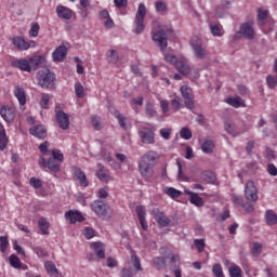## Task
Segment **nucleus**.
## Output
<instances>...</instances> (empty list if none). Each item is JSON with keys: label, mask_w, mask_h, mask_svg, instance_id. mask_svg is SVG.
Wrapping results in <instances>:
<instances>
[{"label": "nucleus", "mask_w": 277, "mask_h": 277, "mask_svg": "<svg viewBox=\"0 0 277 277\" xmlns=\"http://www.w3.org/2000/svg\"><path fill=\"white\" fill-rule=\"evenodd\" d=\"M12 42L13 47H15L17 51H29V49H34V47H36V41H27L21 36L13 37Z\"/></svg>", "instance_id": "11"}, {"label": "nucleus", "mask_w": 277, "mask_h": 277, "mask_svg": "<svg viewBox=\"0 0 277 277\" xmlns=\"http://www.w3.org/2000/svg\"><path fill=\"white\" fill-rule=\"evenodd\" d=\"M75 94L78 98L85 96V88H83L80 82L75 83Z\"/></svg>", "instance_id": "46"}, {"label": "nucleus", "mask_w": 277, "mask_h": 277, "mask_svg": "<svg viewBox=\"0 0 277 277\" xmlns=\"http://www.w3.org/2000/svg\"><path fill=\"white\" fill-rule=\"evenodd\" d=\"M131 263L136 272H142V262L140 261V258L137 256V254H135V252L131 253Z\"/></svg>", "instance_id": "41"}, {"label": "nucleus", "mask_w": 277, "mask_h": 277, "mask_svg": "<svg viewBox=\"0 0 277 277\" xmlns=\"http://www.w3.org/2000/svg\"><path fill=\"white\" fill-rule=\"evenodd\" d=\"M254 24L252 22H247L240 25L239 31L234 36V40H239V38H246V40H254L256 32L254 31Z\"/></svg>", "instance_id": "5"}, {"label": "nucleus", "mask_w": 277, "mask_h": 277, "mask_svg": "<svg viewBox=\"0 0 277 277\" xmlns=\"http://www.w3.org/2000/svg\"><path fill=\"white\" fill-rule=\"evenodd\" d=\"M118 60H119L118 52H116L115 50L108 51L107 62L109 64H118Z\"/></svg>", "instance_id": "47"}, {"label": "nucleus", "mask_w": 277, "mask_h": 277, "mask_svg": "<svg viewBox=\"0 0 277 277\" xmlns=\"http://www.w3.org/2000/svg\"><path fill=\"white\" fill-rule=\"evenodd\" d=\"M265 221L268 226H276L277 214L274 210H267L265 212Z\"/></svg>", "instance_id": "33"}, {"label": "nucleus", "mask_w": 277, "mask_h": 277, "mask_svg": "<svg viewBox=\"0 0 277 277\" xmlns=\"http://www.w3.org/2000/svg\"><path fill=\"white\" fill-rule=\"evenodd\" d=\"M192 130H189L187 127L182 128L180 131V137L182 140H192Z\"/></svg>", "instance_id": "50"}, {"label": "nucleus", "mask_w": 277, "mask_h": 277, "mask_svg": "<svg viewBox=\"0 0 277 277\" xmlns=\"http://www.w3.org/2000/svg\"><path fill=\"white\" fill-rule=\"evenodd\" d=\"M38 226L42 235H49V228L51 227V223L47 217L42 216L38 221Z\"/></svg>", "instance_id": "31"}, {"label": "nucleus", "mask_w": 277, "mask_h": 277, "mask_svg": "<svg viewBox=\"0 0 277 277\" xmlns=\"http://www.w3.org/2000/svg\"><path fill=\"white\" fill-rule=\"evenodd\" d=\"M40 31V24L38 23H32L31 28L29 30V37L30 38H38V34Z\"/></svg>", "instance_id": "51"}, {"label": "nucleus", "mask_w": 277, "mask_h": 277, "mask_svg": "<svg viewBox=\"0 0 277 277\" xmlns=\"http://www.w3.org/2000/svg\"><path fill=\"white\" fill-rule=\"evenodd\" d=\"M91 122L95 131H101V117L93 116Z\"/></svg>", "instance_id": "62"}, {"label": "nucleus", "mask_w": 277, "mask_h": 277, "mask_svg": "<svg viewBox=\"0 0 277 277\" xmlns=\"http://www.w3.org/2000/svg\"><path fill=\"white\" fill-rule=\"evenodd\" d=\"M12 68H17L23 72H31V64L26 58H15L11 62Z\"/></svg>", "instance_id": "20"}, {"label": "nucleus", "mask_w": 277, "mask_h": 277, "mask_svg": "<svg viewBox=\"0 0 277 277\" xmlns=\"http://www.w3.org/2000/svg\"><path fill=\"white\" fill-rule=\"evenodd\" d=\"M9 263L11 265V267H14V269H21V259H18V256H16L15 254H11L9 256Z\"/></svg>", "instance_id": "42"}, {"label": "nucleus", "mask_w": 277, "mask_h": 277, "mask_svg": "<svg viewBox=\"0 0 277 277\" xmlns=\"http://www.w3.org/2000/svg\"><path fill=\"white\" fill-rule=\"evenodd\" d=\"M245 198L250 202H256L259 200V190L253 181H248L245 186Z\"/></svg>", "instance_id": "13"}, {"label": "nucleus", "mask_w": 277, "mask_h": 277, "mask_svg": "<svg viewBox=\"0 0 277 277\" xmlns=\"http://www.w3.org/2000/svg\"><path fill=\"white\" fill-rule=\"evenodd\" d=\"M8 142H10V140L8 138L5 130L2 128L0 130V150H5L8 147Z\"/></svg>", "instance_id": "37"}, {"label": "nucleus", "mask_w": 277, "mask_h": 277, "mask_svg": "<svg viewBox=\"0 0 277 277\" xmlns=\"http://www.w3.org/2000/svg\"><path fill=\"white\" fill-rule=\"evenodd\" d=\"M85 239H92L94 237V228L92 227H84L82 230Z\"/></svg>", "instance_id": "63"}, {"label": "nucleus", "mask_w": 277, "mask_h": 277, "mask_svg": "<svg viewBox=\"0 0 277 277\" xmlns=\"http://www.w3.org/2000/svg\"><path fill=\"white\" fill-rule=\"evenodd\" d=\"M170 34H172V29L166 26L160 27L158 31L153 34V40L162 53L168 49V36Z\"/></svg>", "instance_id": "4"}, {"label": "nucleus", "mask_w": 277, "mask_h": 277, "mask_svg": "<svg viewBox=\"0 0 277 277\" xmlns=\"http://www.w3.org/2000/svg\"><path fill=\"white\" fill-rule=\"evenodd\" d=\"M176 164H177V168H179L177 179L180 181H185V182L189 181V177H187L185 175V173H183V166L181 164V161L176 160Z\"/></svg>", "instance_id": "56"}, {"label": "nucleus", "mask_w": 277, "mask_h": 277, "mask_svg": "<svg viewBox=\"0 0 277 277\" xmlns=\"http://www.w3.org/2000/svg\"><path fill=\"white\" fill-rule=\"evenodd\" d=\"M41 156L38 163L40 168H48L50 172H60L64 163V154L60 149H49V142L45 141L39 146Z\"/></svg>", "instance_id": "1"}, {"label": "nucleus", "mask_w": 277, "mask_h": 277, "mask_svg": "<svg viewBox=\"0 0 277 277\" xmlns=\"http://www.w3.org/2000/svg\"><path fill=\"white\" fill-rule=\"evenodd\" d=\"M66 55H68V48H66V45H60L52 53V60L57 63L64 62Z\"/></svg>", "instance_id": "24"}, {"label": "nucleus", "mask_w": 277, "mask_h": 277, "mask_svg": "<svg viewBox=\"0 0 277 277\" xmlns=\"http://www.w3.org/2000/svg\"><path fill=\"white\" fill-rule=\"evenodd\" d=\"M56 15L63 21H70L72 18V10L61 4L56 6Z\"/></svg>", "instance_id": "25"}, {"label": "nucleus", "mask_w": 277, "mask_h": 277, "mask_svg": "<svg viewBox=\"0 0 277 277\" xmlns=\"http://www.w3.org/2000/svg\"><path fill=\"white\" fill-rule=\"evenodd\" d=\"M164 194H167V196H170V198H179L183 193L174 187H166Z\"/></svg>", "instance_id": "43"}, {"label": "nucleus", "mask_w": 277, "mask_h": 277, "mask_svg": "<svg viewBox=\"0 0 277 277\" xmlns=\"http://www.w3.org/2000/svg\"><path fill=\"white\" fill-rule=\"evenodd\" d=\"M30 187H34V189H40L42 187V180L37 177H31L29 180Z\"/></svg>", "instance_id": "59"}, {"label": "nucleus", "mask_w": 277, "mask_h": 277, "mask_svg": "<svg viewBox=\"0 0 277 277\" xmlns=\"http://www.w3.org/2000/svg\"><path fill=\"white\" fill-rule=\"evenodd\" d=\"M144 18H146V5L140 3L135 15V34L140 35L144 31Z\"/></svg>", "instance_id": "10"}, {"label": "nucleus", "mask_w": 277, "mask_h": 277, "mask_svg": "<svg viewBox=\"0 0 277 277\" xmlns=\"http://www.w3.org/2000/svg\"><path fill=\"white\" fill-rule=\"evenodd\" d=\"M190 47L198 60H205L207 55H209L207 49L202 47V41L198 37L190 40Z\"/></svg>", "instance_id": "12"}, {"label": "nucleus", "mask_w": 277, "mask_h": 277, "mask_svg": "<svg viewBox=\"0 0 277 277\" xmlns=\"http://www.w3.org/2000/svg\"><path fill=\"white\" fill-rule=\"evenodd\" d=\"M230 277H241V267L233 265L228 268Z\"/></svg>", "instance_id": "52"}, {"label": "nucleus", "mask_w": 277, "mask_h": 277, "mask_svg": "<svg viewBox=\"0 0 277 277\" xmlns=\"http://www.w3.org/2000/svg\"><path fill=\"white\" fill-rule=\"evenodd\" d=\"M8 246H10V240H8V236H0V251L5 252V250H8Z\"/></svg>", "instance_id": "58"}, {"label": "nucleus", "mask_w": 277, "mask_h": 277, "mask_svg": "<svg viewBox=\"0 0 277 277\" xmlns=\"http://www.w3.org/2000/svg\"><path fill=\"white\" fill-rule=\"evenodd\" d=\"M91 209L100 217H107V215H109V211H111V208H109V205H107L105 201L101 199L93 201L91 203Z\"/></svg>", "instance_id": "9"}, {"label": "nucleus", "mask_w": 277, "mask_h": 277, "mask_svg": "<svg viewBox=\"0 0 277 277\" xmlns=\"http://www.w3.org/2000/svg\"><path fill=\"white\" fill-rule=\"evenodd\" d=\"M201 150L206 155H212L213 150H215V143L213 141H211V140H206L201 144Z\"/></svg>", "instance_id": "32"}, {"label": "nucleus", "mask_w": 277, "mask_h": 277, "mask_svg": "<svg viewBox=\"0 0 277 277\" xmlns=\"http://www.w3.org/2000/svg\"><path fill=\"white\" fill-rule=\"evenodd\" d=\"M32 250L39 259H47V256H49V252L42 247H35Z\"/></svg>", "instance_id": "49"}, {"label": "nucleus", "mask_w": 277, "mask_h": 277, "mask_svg": "<svg viewBox=\"0 0 277 277\" xmlns=\"http://www.w3.org/2000/svg\"><path fill=\"white\" fill-rule=\"evenodd\" d=\"M227 105H230L232 107L239 108L243 107V100L241 97L236 96V97H228L226 100Z\"/></svg>", "instance_id": "36"}, {"label": "nucleus", "mask_w": 277, "mask_h": 277, "mask_svg": "<svg viewBox=\"0 0 277 277\" xmlns=\"http://www.w3.org/2000/svg\"><path fill=\"white\" fill-rule=\"evenodd\" d=\"M210 29H211L212 36H217V37L224 36V29L220 24H211Z\"/></svg>", "instance_id": "39"}, {"label": "nucleus", "mask_w": 277, "mask_h": 277, "mask_svg": "<svg viewBox=\"0 0 277 277\" xmlns=\"http://www.w3.org/2000/svg\"><path fill=\"white\" fill-rule=\"evenodd\" d=\"M109 196V189L107 187L100 188L97 190V198H108Z\"/></svg>", "instance_id": "64"}, {"label": "nucleus", "mask_w": 277, "mask_h": 277, "mask_svg": "<svg viewBox=\"0 0 277 277\" xmlns=\"http://www.w3.org/2000/svg\"><path fill=\"white\" fill-rule=\"evenodd\" d=\"M181 94L183 96L184 105L186 109H194L196 107V102L194 101V90L190 87L182 85L180 88Z\"/></svg>", "instance_id": "8"}, {"label": "nucleus", "mask_w": 277, "mask_h": 277, "mask_svg": "<svg viewBox=\"0 0 277 277\" xmlns=\"http://www.w3.org/2000/svg\"><path fill=\"white\" fill-rule=\"evenodd\" d=\"M155 8L156 12H166L168 10V4L163 1H156Z\"/></svg>", "instance_id": "61"}, {"label": "nucleus", "mask_w": 277, "mask_h": 277, "mask_svg": "<svg viewBox=\"0 0 277 277\" xmlns=\"http://www.w3.org/2000/svg\"><path fill=\"white\" fill-rule=\"evenodd\" d=\"M138 135L141 137L142 144H155V130L150 128H143Z\"/></svg>", "instance_id": "19"}, {"label": "nucleus", "mask_w": 277, "mask_h": 277, "mask_svg": "<svg viewBox=\"0 0 277 277\" xmlns=\"http://www.w3.org/2000/svg\"><path fill=\"white\" fill-rule=\"evenodd\" d=\"M151 215L154 220H156L157 224L163 228H166L172 222L168 216H166L164 212L159 210V208H155L151 211Z\"/></svg>", "instance_id": "16"}, {"label": "nucleus", "mask_w": 277, "mask_h": 277, "mask_svg": "<svg viewBox=\"0 0 277 277\" xmlns=\"http://www.w3.org/2000/svg\"><path fill=\"white\" fill-rule=\"evenodd\" d=\"M51 101V95L49 93L41 94L40 107L41 109H49V102Z\"/></svg>", "instance_id": "44"}, {"label": "nucleus", "mask_w": 277, "mask_h": 277, "mask_svg": "<svg viewBox=\"0 0 277 277\" xmlns=\"http://www.w3.org/2000/svg\"><path fill=\"white\" fill-rule=\"evenodd\" d=\"M44 267L49 276H57V274L60 273L55 264L51 261H47L44 263Z\"/></svg>", "instance_id": "35"}, {"label": "nucleus", "mask_w": 277, "mask_h": 277, "mask_svg": "<svg viewBox=\"0 0 277 277\" xmlns=\"http://www.w3.org/2000/svg\"><path fill=\"white\" fill-rule=\"evenodd\" d=\"M189 202L195 207H205V200H202V197L196 193L193 195V197H189Z\"/></svg>", "instance_id": "38"}, {"label": "nucleus", "mask_w": 277, "mask_h": 277, "mask_svg": "<svg viewBox=\"0 0 277 277\" xmlns=\"http://www.w3.org/2000/svg\"><path fill=\"white\" fill-rule=\"evenodd\" d=\"M96 176L102 183H109V181H114V177H111V173L108 169H105V166L103 163H97V171Z\"/></svg>", "instance_id": "22"}, {"label": "nucleus", "mask_w": 277, "mask_h": 277, "mask_svg": "<svg viewBox=\"0 0 277 277\" xmlns=\"http://www.w3.org/2000/svg\"><path fill=\"white\" fill-rule=\"evenodd\" d=\"M194 245L196 246L199 253L205 252V239H195Z\"/></svg>", "instance_id": "60"}, {"label": "nucleus", "mask_w": 277, "mask_h": 277, "mask_svg": "<svg viewBox=\"0 0 277 277\" xmlns=\"http://www.w3.org/2000/svg\"><path fill=\"white\" fill-rule=\"evenodd\" d=\"M39 85L43 90H51L55 85V75L49 69L41 72L39 76Z\"/></svg>", "instance_id": "7"}, {"label": "nucleus", "mask_w": 277, "mask_h": 277, "mask_svg": "<svg viewBox=\"0 0 277 277\" xmlns=\"http://www.w3.org/2000/svg\"><path fill=\"white\" fill-rule=\"evenodd\" d=\"M71 172H72L74 180L78 181L81 187H88V185H90V183L88 182V176L85 175L83 170H81V168L74 167L71 169Z\"/></svg>", "instance_id": "18"}, {"label": "nucleus", "mask_w": 277, "mask_h": 277, "mask_svg": "<svg viewBox=\"0 0 277 277\" xmlns=\"http://www.w3.org/2000/svg\"><path fill=\"white\" fill-rule=\"evenodd\" d=\"M13 94L17 98L19 105L27 104V93H25V89L21 87H15Z\"/></svg>", "instance_id": "28"}, {"label": "nucleus", "mask_w": 277, "mask_h": 277, "mask_svg": "<svg viewBox=\"0 0 277 277\" xmlns=\"http://www.w3.org/2000/svg\"><path fill=\"white\" fill-rule=\"evenodd\" d=\"M153 267H155V269H163V267H166V259L161 256L154 258Z\"/></svg>", "instance_id": "40"}, {"label": "nucleus", "mask_w": 277, "mask_h": 277, "mask_svg": "<svg viewBox=\"0 0 277 277\" xmlns=\"http://www.w3.org/2000/svg\"><path fill=\"white\" fill-rule=\"evenodd\" d=\"M136 214L143 230H148V223L146 222V208L144 206H137Z\"/></svg>", "instance_id": "26"}, {"label": "nucleus", "mask_w": 277, "mask_h": 277, "mask_svg": "<svg viewBox=\"0 0 277 277\" xmlns=\"http://www.w3.org/2000/svg\"><path fill=\"white\" fill-rule=\"evenodd\" d=\"M266 83L269 90H276L277 88V74L276 77L273 75H269L266 77Z\"/></svg>", "instance_id": "45"}, {"label": "nucleus", "mask_w": 277, "mask_h": 277, "mask_svg": "<svg viewBox=\"0 0 277 277\" xmlns=\"http://www.w3.org/2000/svg\"><path fill=\"white\" fill-rule=\"evenodd\" d=\"M138 172L145 183H155L157 175L155 174V167L150 164H143L138 162Z\"/></svg>", "instance_id": "6"}, {"label": "nucleus", "mask_w": 277, "mask_h": 277, "mask_svg": "<svg viewBox=\"0 0 277 277\" xmlns=\"http://www.w3.org/2000/svg\"><path fill=\"white\" fill-rule=\"evenodd\" d=\"M115 118H117L119 127H121V129H127V117L116 111Z\"/></svg>", "instance_id": "57"}, {"label": "nucleus", "mask_w": 277, "mask_h": 277, "mask_svg": "<svg viewBox=\"0 0 277 277\" xmlns=\"http://www.w3.org/2000/svg\"><path fill=\"white\" fill-rule=\"evenodd\" d=\"M164 60L169 64L175 66L176 70L181 72V75H185L186 77L192 75V67H189V61L185 57H176L173 54H164Z\"/></svg>", "instance_id": "2"}, {"label": "nucleus", "mask_w": 277, "mask_h": 277, "mask_svg": "<svg viewBox=\"0 0 277 277\" xmlns=\"http://www.w3.org/2000/svg\"><path fill=\"white\" fill-rule=\"evenodd\" d=\"M224 129L228 135H232V137H237L238 135H241V133H245V130H241V128L230 120L224 122Z\"/></svg>", "instance_id": "21"}, {"label": "nucleus", "mask_w": 277, "mask_h": 277, "mask_svg": "<svg viewBox=\"0 0 277 277\" xmlns=\"http://www.w3.org/2000/svg\"><path fill=\"white\" fill-rule=\"evenodd\" d=\"M212 273L215 277H224V269L222 268V264H214L212 266Z\"/></svg>", "instance_id": "53"}, {"label": "nucleus", "mask_w": 277, "mask_h": 277, "mask_svg": "<svg viewBox=\"0 0 277 277\" xmlns=\"http://www.w3.org/2000/svg\"><path fill=\"white\" fill-rule=\"evenodd\" d=\"M256 21L263 34H269L274 31V18L269 16V11L267 9H258Z\"/></svg>", "instance_id": "3"}, {"label": "nucleus", "mask_w": 277, "mask_h": 277, "mask_svg": "<svg viewBox=\"0 0 277 277\" xmlns=\"http://www.w3.org/2000/svg\"><path fill=\"white\" fill-rule=\"evenodd\" d=\"M30 135L35 137H39L40 140H44L47 137V129L42 124L35 126L29 129Z\"/></svg>", "instance_id": "27"}, {"label": "nucleus", "mask_w": 277, "mask_h": 277, "mask_svg": "<svg viewBox=\"0 0 277 277\" xmlns=\"http://www.w3.org/2000/svg\"><path fill=\"white\" fill-rule=\"evenodd\" d=\"M31 70L38 68L42 62H44V57L42 55H35L28 58Z\"/></svg>", "instance_id": "34"}, {"label": "nucleus", "mask_w": 277, "mask_h": 277, "mask_svg": "<svg viewBox=\"0 0 277 277\" xmlns=\"http://www.w3.org/2000/svg\"><path fill=\"white\" fill-rule=\"evenodd\" d=\"M261 252H263V245L260 242H254L251 249L252 256H261Z\"/></svg>", "instance_id": "48"}, {"label": "nucleus", "mask_w": 277, "mask_h": 277, "mask_svg": "<svg viewBox=\"0 0 277 277\" xmlns=\"http://www.w3.org/2000/svg\"><path fill=\"white\" fill-rule=\"evenodd\" d=\"M182 100L180 96H175L173 100H171V106L174 111H179L181 107H183Z\"/></svg>", "instance_id": "54"}, {"label": "nucleus", "mask_w": 277, "mask_h": 277, "mask_svg": "<svg viewBox=\"0 0 277 277\" xmlns=\"http://www.w3.org/2000/svg\"><path fill=\"white\" fill-rule=\"evenodd\" d=\"M145 113L147 114V116L149 118H155V116H157V110H155V106H153V104H150V103L146 104Z\"/></svg>", "instance_id": "55"}, {"label": "nucleus", "mask_w": 277, "mask_h": 277, "mask_svg": "<svg viewBox=\"0 0 277 277\" xmlns=\"http://www.w3.org/2000/svg\"><path fill=\"white\" fill-rule=\"evenodd\" d=\"M65 220H67L69 224H77V222H83L85 219L83 217V214L79 212V210H68L65 213Z\"/></svg>", "instance_id": "23"}, {"label": "nucleus", "mask_w": 277, "mask_h": 277, "mask_svg": "<svg viewBox=\"0 0 277 277\" xmlns=\"http://www.w3.org/2000/svg\"><path fill=\"white\" fill-rule=\"evenodd\" d=\"M200 176L201 180L205 181V183H210L212 185H215V182L217 181L215 173H213L212 171H202Z\"/></svg>", "instance_id": "30"}, {"label": "nucleus", "mask_w": 277, "mask_h": 277, "mask_svg": "<svg viewBox=\"0 0 277 277\" xmlns=\"http://www.w3.org/2000/svg\"><path fill=\"white\" fill-rule=\"evenodd\" d=\"M0 116L5 122H12L16 118V108L5 105L0 108Z\"/></svg>", "instance_id": "17"}, {"label": "nucleus", "mask_w": 277, "mask_h": 277, "mask_svg": "<svg viewBox=\"0 0 277 277\" xmlns=\"http://www.w3.org/2000/svg\"><path fill=\"white\" fill-rule=\"evenodd\" d=\"M157 161H159V154L156 150H148L141 157L138 163L155 167L157 166Z\"/></svg>", "instance_id": "15"}, {"label": "nucleus", "mask_w": 277, "mask_h": 277, "mask_svg": "<svg viewBox=\"0 0 277 277\" xmlns=\"http://www.w3.org/2000/svg\"><path fill=\"white\" fill-rule=\"evenodd\" d=\"M92 250H94L97 259H105V245L103 242H92Z\"/></svg>", "instance_id": "29"}, {"label": "nucleus", "mask_w": 277, "mask_h": 277, "mask_svg": "<svg viewBox=\"0 0 277 277\" xmlns=\"http://www.w3.org/2000/svg\"><path fill=\"white\" fill-rule=\"evenodd\" d=\"M56 122L63 131H68L70 128V117L63 110L55 109Z\"/></svg>", "instance_id": "14"}]
</instances>
